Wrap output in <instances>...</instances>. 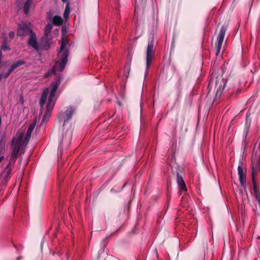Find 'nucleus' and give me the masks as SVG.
<instances>
[{
    "instance_id": "f257e3e1",
    "label": "nucleus",
    "mask_w": 260,
    "mask_h": 260,
    "mask_svg": "<svg viewBox=\"0 0 260 260\" xmlns=\"http://www.w3.org/2000/svg\"><path fill=\"white\" fill-rule=\"evenodd\" d=\"M66 43L64 40H62L61 41L60 51L58 53L59 61L55 63L52 69L49 70L44 75V78H47L49 77L50 75L55 74L57 70L62 72L64 70L68 61L69 55V50L68 49H66Z\"/></svg>"
},
{
    "instance_id": "f03ea898",
    "label": "nucleus",
    "mask_w": 260,
    "mask_h": 260,
    "mask_svg": "<svg viewBox=\"0 0 260 260\" xmlns=\"http://www.w3.org/2000/svg\"><path fill=\"white\" fill-rule=\"evenodd\" d=\"M154 41L153 38H152L151 40L149 41L147 46L146 51V74H147L149 69L150 67L152 59L154 56V52L153 50Z\"/></svg>"
},
{
    "instance_id": "7ed1b4c3",
    "label": "nucleus",
    "mask_w": 260,
    "mask_h": 260,
    "mask_svg": "<svg viewBox=\"0 0 260 260\" xmlns=\"http://www.w3.org/2000/svg\"><path fill=\"white\" fill-rule=\"evenodd\" d=\"M23 137V134L20 135L16 141H15L14 139H13L12 142V153L11 155V160L15 161L18 155V153L19 151L20 147L21 145V141Z\"/></svg>"
},
{
    "instance_id": "20e7f679",
    "label": "nucleus",
    "mask_w": 260,
    "mask_h": 260,
    "mask_svg": "<svg viewBox=\"0 0 260 260\" xmlns=\"http://www.w3.org/2000/svg\"><path fill=\"white\" fill-rule=\"evenodd\" d=\"M75 109L73 107L70 106L67 108L66 111L62 113L61 112L58 114V119L59 122L63 121V125L64 126L66 123H68L72 118V116L75 113Z\"/></svg>"
},
{
    "instance_id": "39448f33",
    "label": "nucleus",
    "mask_w": 260,
    "mask_h": 260,
    "mask_svg": "<svg viewBox=\"0 0 260 260\" xmlns=\"http://www.w3.org/2000/svg\"><path fill=\"white\" fill-rule=\"evenodd\" d=\"M61 82V77L57 76L54 79V81L51 84V91L49 95L48 102H54L53 101L57 89Z\"/></svg>"
},
{
    "instance_id": "423d86ee",
    "label": "nucleus",
    "mask_w": 260,
    "mask_h": 260,
    "mask_svg": "<svg viewBox=\"0 0 260 260\" xmlns=\"http://www.w3.org/2000/svg\"><path fill=\"white\" fill-rule=\"evenodd\" d=\"M226 30V28L224 26H222L220 28V32L217 38V42L215 44V54L216 55H218L220 51Z\"/></svg>"
},
{
    "instance_id": "0eeeda50",
    "label": "nucleus",
    "mask_w": 260,
    "mask_h": 260,
    "mask_svg": "<svg viewBox=\"0 0 260 260\" xmlns=\"http://www.w3.org/2000/svg\"><path fill=\"white\" fill-rule=\"evenodd\" d=\"M33 32L30 27L25 23L19 24L18 25L17 35L18 36L29 35L31 32Z\"/></svg>"
},
{
    "instance_id": "6e6552de",
    "label": "nucleus",
    "mask_w": 260,
    "mask_h": 260,
    "mask_svg": "<svg viewBox=\"0 0 260 260\" xmlns=\"http://www.w3.org/2000/svg\"><path fill=\"white\" fill-rule=\"evenodd\" d=\"M252 169V177H255L258 172L260 171V161L259 160L257 159L256 157H252L251 164Z\"/></svg>"
},
{
    "instance_id": "1a4fd4ad",
    "label": "nucleus",
    "mask_w": 260,
    "mask_h": 260,
    "mask_svg": "<svg viewBox=\"0 0 260 260\" xmlns=\"http://www.w3.org/2000/svg\"><path fill=\"white\" fill-rule=\"evenodd\" d=\"M176 182L179 188L178 193L180 196L182 191H186L187 188L182 176L179 172L177 173Z\"/></svg>"
},
{
    "instance_id": "9d476101",
    "label": "nucleus",
    "mask_w": 260,
    "mask_h": 260,
    "mask_svg": "<svg viewBox=\"0 0 260 260\" xmlns=\"http://www.w3.org/2000/svg\"><path fill=\"white\" fill-rule=\"evenodd\" d=\"M238 174L240 184H241V186L244 187V188L246 191V193L247 194V192L246 190V174L244 172L242 167L240 166H239L238 167Z\"/></svg>"
},
{
    "instance_id": "9b49d317",
    "label": "nucleus",
    "mask_w": 260,
    "mask_h": 260,
    "mask_svg": "<svg viewBox=\"0 0 260 260\" xmlns=\"http://www.w3.org/2000/svg\"><path fill=\"white\" fill-rule=\"evenodd\" d=\"M28 44L34 48L36 50H39V44L37 42V37L34 32H31L28 40Z\"/></svg>"
},
{
    "instance_id": "f8f14e48",
    "label": "nucleus",
    "mask_w": 260,
    "mask_h": 260,
    "mask_svg": "<svg viewBox=\"0 0 260 260\" xmlns=\"http://www.w3.org/2000/svg\"><path fill=\"white\" fill-rule=\"evenodd\" d=\"M52 29V24L51 23H48L45 27V38H43V43L45 42L44 44V47L47 49L49 47V45L48 44V36L49 34L50 33Z\"/></svg>"
},
{
    "instance_id": "ddd939ff",
    "label": "nucleus",
    "mask_w": 260,
    "mask_h": 260,
    "mask_svg": "<svg viewBox=\"0 0 260 260\" xmlns=\"http://www.w3.org/2000/svg\"><path fill=\"white\" fill-rule=\"evenodd\" d=\"M215 83L216 87L217 88L215 96V99H217L221 96L222 93L223 89L221 90V88L222 87V84H223L224 86L225 85V82L223 79H221V81L219 83V80L217 78H216Z\"/></svg>"
},
{
    "instance_id": "4468645a",
    "label": "nucleus",
    "mask_w": 260,
    "mask_h": 260,
    "mask_svg": "<svg viewBox=\"0 0 260 260\" xmlns=\"http://www.w3.org/2000/svg\"><path fill=\"white\" fill-rule=\"evenodd\" d=\"M48 95V89L45 90L42 93L40 100V105L41 108H43L44 105L46 101L47 97Z\"/></svg>"
},
{
    "instance_id": "2eb2a0df",
    "label": "nucleus",
    "mask_w": 260,
    "mask_h": 260,
    "mask_svg": "<svg viewBox=\"0 0 260 260\" xmlns=\"http://www.w3.org/2000/svg\"><path fill=\"white\" fill-rule=\"evenodd\" d=\"M26 64V62L23 60H18L16 62L13 63L11 67L9 68L12 72L19 67L22 65H25Z\"/></svg>"
},
{
    "instance_id": "dca6fc26",
    "label": "nucleus",
    "mask_w": 260,
    "mask_h": 260,
    "mask_svg": "<svg viewBox=\"0 0 260 260\" xmlns=\"http://www.w3.org/2000/svg\"><path fill=\"white\" fill-rule=\"evenodd\" d=\"M53 23L54 25L56 26H60L62 24V18L58 15H55L53 18Z\"/></svg>"
},
{
    "instance_id": "f3484780",
    "label": "nucleus",
    "mask_w": 260,
    "mask_h": 260,
    "mask_svg": "<svg viewBox=\"0 0 260 260\" xmlns=\"http://www.w3.org/2000/svg\"><path fill=\"white\" fill-rule=\"evenodd\" d=\"M72 131L71 130H68L66 133L65 135L62 136V142L67 141L70 142L72 139Z\"/></svg>"
},
{
    "instance_id": "a211bd4d",
    "label": "nucleus",
    "mask_w": 260,
    "mask_h": 260,
    "mask_svg": "<svg viewBox=\"0 0 260 260\" xmlns=\"http://www.w3.org/2000/svg\"><path fill=\"white\" fill-rule=\"evenodd\" d=\"M54 106V102H47L45 113L51 114Z\"/></svg>"
},
{
    "instance_id": "6ab92c4d",
    "label": "nucleus",
    "mask_w": 260,
    "mask_h": 260,
    "mask_svg": "<svg viewBox=\"0 0 260 260\" xmlns=\"http://www.w3.org/2000/svg\"><path fill=\"white\" fill-rule=\"evenodd\" d=\"M250 114L247 113L245 118V128L248 131L250 127L251 119L249 117Z\"/></svg>"
},
{
    "instance_id": "aec40b11",
    "label": "nucleus",
    "mask_w": 260,
    "mask_h": 260,
    "mask_svg": "<svg viewBox=\"0 0 260 260\" xmlns=\"http://www.w3.org/2000/svg\"><path fill=\"white\" fill-rule=\"evenodd\" d=\"M31 2L28 1L27 0L25 2L23 6L24 13L25 14L28 13Z\"/></svg>"
},
{
    "instance_id": "412c9836",
    "label": "nucleus",
    "mask_w": 260,
    "mask_h": 260,
    "mask_svg": "<svg viewBox=\"0 0 260 260\" xmlns=\"http://www.w3.org/2000/svg\"><path fill=\"white\" fill-rule=\"evenodd\" d=\"M50 115L51 114L49 113H47L45 112L42 120L41 124H46L49 120Z\"/></svg>"
},
{
    "instance_id": "4be33fe9",
    "label": "nucleus",
    "mask_w": 260,
    "mask_h": 260,
    "mask_svg": "<svg viewBox=\"0 0 260 260\" xmlns=\"http://www.w3.org/2000/svg\"><path fill=\"white\" fill-rule=\"evenodd\" d=\"M255 178V177H252V182L253 184V190L254 193L259 192L257 188Z\"/></svg>"
},
{
    "instance_id": "5701e85b",
    "label": "nucleus",
    "mask_w": 260,
    "mask_h": 260,
    "mask_svg": "<svg viewBox=\"0 0 260 260\" xmlns=\"http://www.w3.org/2000/svg\"><path fill=\"white\" fill-rule=\"evenodd\" d=\"M146 0H136V7L135 13H136V7L138 8L139 5H144L146 3Z\"/></svg>"
},
{
    "instance_id": "b1692460",
    "label": "nucleus",
    "mask_w": 260,
    "mask_h": 260,
    "mask_svg": "<svg viewBox=\"0 0 260 260\" xmlns=\"http://www.w3.org/2000/svg\"><path fill=\"white\" fill-rule=\"evenodd\" d=\"M31 134V133H28L26 132V135H25V138H24V140L23 141V143L24 144L26 145L28 143V142L30 138Z\"/></svg>"
},
{
    "instance_id": "393cba45",
    "label": "nucleus",
    "mask_w": 260,
    "mask_h": 260,
    "mask_svg": "<svg viewBox=\"0 0 260 260\" xmlns=\"http://www.w3.org/2000/svg\"><path fill=\"white\" fill-rule=\"evenodd\" d=\"M31 134V133H28L26 132V135H25V138H24V140L23 141V143L24 144L26 145L28 143V142L30 138Z\"/></svg>"
},
{
    "instance_id": "a878e982",
    "label": "nucleus",
    "mask_w": 260,
    "mask_h": 260,
    "mask_svg": "<svg viewBox=\"0 0 260 260\" xmlns=\"http://www.w3.org/2000/svg\"><path fill=\"white\" fill-rule=\"evenodd\" d=\"M36 121H34L32 123H31L29 125V126L27 130V132L31 133L36 126Z\"/></svg>"
},
{
    "instance_id": "bb28decb",
    "label": "nucleus",
    "mask_w": 260,
    "mask_h": 260,
    "mask_svg": "<svg viewBox=\"0 0 260 260\" xmlns=\"http://www.w3.org/2000/svg\"><path fill=\"white\" fill-rule=\"evenodd\" d=\"M234 90H236V92L235 93V92L233 91L232 94H231V96L232 98L236 97L237 94L240 93L242 91V89L239 87L237 88L236 89H234Z\"/></svg>"
},
{
    "instance_id": "cd10ccee",
    "label": "nucleus",
    "mask_w": 260,
    "mask_h": 260,
    "mask_svg": "<svg viewBox=\"0 0 260 260\" xmlns=\"http://www.w3.org/2000/svg\"><path fill=\"white\" fill-rule=\"evenodd\" d=\"M1 49L4 51H6L10 50V47L7 45L6 42H5L3 43V44L2 45Z\"/></svg>"
},
{
    "instance_id": "c85d7f7f",
    "label": "nucleus",
    "mask_w": 260,
    "mask_h": 260,
    "mask_svg": "<svg viewBox=\"0 0 260 260\" xmlns=\"http://www.w3.org/2000/svg\"><path fill=\"white\" fill-rule=\"evenodd\" d=\"M70 3L69 2H67L66 5L65 10L64 12V15H65L66 14H68L70 12Z\"/></svg>"
},
{
    "instance_id": "c756f323",
    "label": "nucleus",
    "mask_w": 260,
    "mask_h": 260,
    "mask_svg": "<svg viewBox=\"0 0 260 260\" xmlns=\"http://www.w3.org/2000/svg\"><path fill=\"white\" fill-rule=\"evenodd\" d=\"M255 198L258 202L259 207H260V193L259 192L254 193Z\"/></svg>"
},
{
    "instance_id": "7c9ffc66",
    "label": "nucleus",
    "mask_w": 260,
    "mask_h": 260,
    "mask_svg": "<svg viewBox=\"0 0 260 260\" xmlns=\"http://www.w3.org/2000/svg\"><path fill=\"white\" fill-rule=\"evenodd\" d=\"M12 72V71L9 69L6 74H3V77L5 79L7 78Z\"/></svg>"
},
{
    "instance_id": "2f4dec72",
    "label": "nucleus",
    "mask_w": 260,
    "mask_h": 260,
    "mask_svg": "<svg viewBox=\"0 0 260 260\" xmlns=\"http://www.w3.org/2000/svg\"><path fill=\"white\" fill-rule=\"evenodd\" d=\"M108 243V241H107V238H105L104 239L102 242H101V244L102 245H103V247H105L106 246V244H107Z\"/></svg>"
},
{
    "instance_id": "473e14b6",
    "label": "nucleus",
    "mask_w": 260,
    "mask_h": 260,
    "mask_svg": "<svg viewBox=\"0 0 260 260\" xmlns=\"http://www.w3.org/2000/svg\"><path fill=\"white\" fill-rule=\"evenodd\" d=\"M11 172V169L10 168H9V169L7 168V170H6V175L7 177H9Z\"/></svg>"
},
{
    "instance_id": "72a5a7b5",
    "label": "nucleus",
    "mask_w": 260,
    "mask_h": 260,
    "mask_svg": "<svg viewBox=\"0 0 260 260\" xmlns=\"http://www.w3.org/2000/svg\"><path fill=\"white\" fill-rule=\"evenodd\" d=\"M9 38L11 39H13L14 38V36H15L14 32H13V31L10 32L9 34Z\"/></svg>"
},
{
    "instance_id": "f704fd0d",
    "label": "nucleus",
    "mask_w": 260,
    "mask_h": 260,
    "mask_svg": "<svg viewBox=\"0 0 260 260\" xmlns=\"http://www.w3.org/2000/svg\"><path fill=\"white\" fill-rule=\"evenodd\" d=\"M125 184H126V183H125L123 185L122 187H121V188L119 189V190H118V191H120L122 189V188L124 187V186L125 185Z\"/></svg>"
},
{
    "instance_id": "c9c22d12",
    "label": "nucleus",
    "mask_w": 260,
    "mask_h": 260,
    "mask_svg": "<svg viewBox=\"0 0 260 260\" xmlns=\"http://www.w3.org/2000/svg\"><path fill=\"white\" fill-rule=\"evenodd\" d=\"M214 82V81H210V82H209V87Z\"/></svg>"
},
{
    "instance_id": "e433bc0d",
    "label": "nucleus",
    "mask_w": 260,
    "mask_h": 260,
    "mask_svg": "<svg viewBox=\"0 0 260 260\" xmlns=\"http://www.w3.org/2000/svg\"><path fill=\"white\" fill-rule=\"evenodd\" d=\"M2 56H3L2 52V51L0 50V59H1V60H2Z\"/></svg>"
},
{
    "instance_id": "4c0bfd02",
    "label": "nucleus",
    "mask_w": 260,
    "mask_h": 260,
    "mask_svg": "<svg viewBox=\"0 0 260 260\" xmlns=\"http://www.w3.org/2000/svg\"><path fill=\"white\" fill-rule=\"evenodd\" d=\"M69 254H68V253H66L67 260H68L69 259Z\"/></svg>"
},
{
    "instance_id": "58836bf2",
    "label": "nucleus",
    "mask_w": 260,
    "mask_h": 260,
    "mask_svg": "<svg viewBox=\"0 0 260 260\" xmlns=\"http://www.w3.org/2000/svg\"><path fill=\"white\" fill-rule=\"evenodd\" d=\"M130 64H131V62H129L127 64V68H128L129 70V68H130Z\"/></svg>"
},
{
    "instance_id": "ea45409f",
    "label": "nucleus",
    "mask_w": 260,
    "mask_h": 260,
    "mask_svg": "<svg viewBox=\"0 0 260 260\" xmlns=\"http://www.w3.org/2000/svg\"><path fill=\"white\" fill-rule=\"evenodd\" d=\"M4 156L0 157V162L2 161V160L3 159Z\"/></svg>"
},
{
    "instance_id": "a19ab883",
    "label": "nucleus",
    "mask_w": 260,
    "mask_h": 260,
    "mask_svg": "<svg viewBox=\"0 0 260 260\" xmlns=\"http://www.w3.org/2000/svg\"><path fill=\"white\" fill-rule=\"evenodd\" d=\"M68 0H61V1H62L63 3H67V2H68Z\"/></svg>"
},
{
    "instance_id": "79ce46f5",
    "label": "nucleus",
    "mask_w": 260,
    "mask_h": 260,
    "mask_svg": "<svg viewBox=\"0 0 260 260\" xmlns=\"http://www.w3.org/2000/svg\"><path fill=\"white\" fill-rule=\"evenodd\" d=\"M21 257H17V260H20L21 259Z\"/></svg>"
},
{
    "instance_id": "37998d69",
    "label": "nucleus",
    "mask_w": 260,
    "mask_h": 260,
    "mask_svg": "<svg viewBox=\"0 0 260 260\" xmlns=\"http://www.w3.org/2000/svg\"><path fill=\"white\" fill-rule=\"evenodd\" d=\"M111 191H115V190H114V188H112Z\"/></svg>"
},
{
    "instance_id": "c03bdc74",
    "label": "nucleus",
    "mask_w": 260,
    "mask_h": 260,
    "mask_svg": "<svg viewBox=\"0 0 260 260\" xmlns=\"http://www.w3.org/2000/svg\"><path fill=\"white\" fill-rule=\"evenodd\" d=\"M128 57H129V58H130V60H131V58H132V56H129V54L128 55Z\"/></svg>"
},
{
    "instance_id": "a18cd8bd",
    "label": "nucleus",
    "mask_w": 260,
    "mask_h": 260,
    "mask_svg": "<svg viewBox=\"0 0 260 260\" xmlns=\"http://www.w3.org/2000/svg\"><path fill=\"white\" fill-rule=\"evenodd\" d=\"M28 1L31 2L32 0H27Z\"/></svg>"
},
{
    "instance_id": "49530a36",
    "label": "nucleus",
    "mask_w": 260,
    "mask_h": 260,
    "mask_svg": "<svg viewBox=\"0 0 260 260\" xmlns=\"http://www.w3.org/2000/svg\"><path fill=\"white\" fill-rule=\"evenodd\" d=\"M1 145H2V143H0V146H1Z\"/></svg>"
},
{
    "instance_id": "de8ad7c7",
    "label": "nucleus",
    "mask_w": 260,
    "mask_h": 260,
    "mask_svg": "<svg viewBox=\"0 0 260 260\" xmlns=\"http://www.w3.org/2000/svg\"><path fill=\"white\" fill-rule=\"evenodd\" d=\"M104 260H105V259H104Z\"/></svg>"
}]
</instances>
